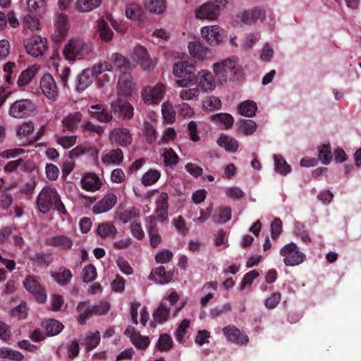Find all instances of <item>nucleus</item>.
I'll return each mask as SVG.
<instances>
[{"instance_id": "5fc2aeb1", "label": "nucleus", "mask_w": 361, "mask_h": 361, "mask_svg": "<svg viewBox=\"0 0 361 361\" xmlns=\"http://www.w3.org/2000/svg\"><path fill=\"white\" fill-rule=\"evenodd\" d=\"M51 276L59 284L66 285L70 282L72 274L69 269H60L57 272L52 273Z\"/></svg>"}, {"instance_id": "c03bdc74", "label": "nucleus", "mask_w": 361, "mask_h": 361, "mask_svg": "<svg viewBox=\"0 0 361 361\" xmlns=\"http://www.w3.org/2000/svg\"><path fill=\"white\" fill-rule=\"evenodd\" d=\"M161 171L157 169H149L141 178V183L145 186H151L155 184L161 178Z\"/></svg>"}, {"instance_id": "e2e57ef3", "label": "nucleus", "mask_w": 361, "mask_h": 361, "mask_svg": "<svg viewBox=\"0 0 361 361\" xmlns=\"http://www.w3.org/2000/svg\"><path fill=\"white\" fill-rule=\"evenodd\" d=\"M212 120L224 124L225 128L231 127L233 123V118L228 114H219L212 116Z\"/></svg>"}, {"instance_id": "c9c22d12", "label": "nucleus", "mask_w": 361, "mask_h": 361, "mask_svg": "<svg viewBox=\"0 0 361 361\" xmlns=\"http://www.w3.org/2000/svg\"><path fill=\"white\" fill-rule=\"evenodd\" d=\"M40 29V23L39 19L30 16L26 15L23 20V32L25 34L33 33Z\"/></svg>"}, {"instance_id": "7c9ffc66", "label": "nucleus", "mask_w": 361, "mask_h": 361, "mask_svg": "<svg viewBox=\"0 0 361 361\" xmlns=\"http://www.w3.org/2000/svg\"><path fill=\"white\" fill-rule=\"evenodd\" d=\"M94 78L90 72L86 68L84 69L76 78L75 90L78 92H82L87 89L94 82Z\"/></svg>"}, {"instance_id": "aec40b11", "label": "nucleus", "mask_w": 361, "mask_h": 361, "mask_svg": "<svg viewBox=\"0 0 361 361\" xmlns=\"http://www.w3.org/2000/svg\"><path fill=\"white\" fill-rule=\"evenodd\" d=\"M238 62V58L235 56L226 59L220 62L214 63L212 66L213 71L216 76L224 75L226 73L235 70Z\"/></svg>"}, {"instance_id": "de8ad7c7", "label": "nucleus", "mask_w": 361, "mask_h": 361, "mask_svg": "<svg viewBox=\"0 0 361 361\" xmlns=\"http://www.w3.org/2000/svg\"><path fill=\"white\" fill-rule=\"evenodd\" d=\"M273 158L274 161V169L277 173L285 176L291 171V166L282 156L274 154Z\"/></svg>"}, {"instance_id": "864d4df0", "label": "nucleus", "mask_w": 361, "mask_h": 361, "mask_svg": "<svg viewBox=\"0 0 361 361\" xmlns=\"http://www.w3.org/2000/svg\"><path fill=\"white\" fill-rule=\"evenodd\" d=\"M161 112L164 120L167 123H172L176 120V112L172 104L165 102L161 105Z\"/></svg>"}, {"instance_id": "5701e85b", "label": "nucleus", "mask_w": 361, "mask_h": 361, "mask_svg": "<svg viewBox=\"0 0 361 361\" xmlns=\"http://www.w3.org/2000/svg\"><path fill=\"white\" fill-rule=\"evenodd\" d=\"M80 183L82 188L89 192L99 190L102 185L98 176L94 173H87L84 174L80 179Z\"/></svg>"}, {"instance_id": "473e14b6", "label": "nucleus", "mask_w": 361, "mask_h": 361, "mask_svg": "<svg viewBox=\"0 0 361 361\" xmlns=\"http://www.w3.org/2000/svg\"><path fill=\"white\" fill-rule=\"evenodd\" d=\"M143 4L145 9L152 14H162L166 9V0H144Z\"/></svg>"}, {"instance_id": "338daca9", "label": "nucleus", "mask_w": 361, "mask_h": 361, "mask_svg": "<svg viewBox=\"0 0 361 361\" xmlns=\"http://www.w3.org/2000/svg\"><path fill=\"white\" fill-rule=\"evenodd\" d=\"M97 277V271L94 266L88 264L85 266L82 270L83 281L88 283L94 281Z\"/></svg>"}, {"instance_id": "58836bf2", "label": "nucleus", "mask_w": 361, "mask_h": 361, "mask_svg": "<svg viewBox=\"0 0 361 361\" xmlns=\"http://www.w3.org/2000/svg\"><path fill=\"white\" fill-rule=\"evenodd\" d=\"M42 326L48 336L58 335L63 329V325L57 320L49 319L42 322Z\"/></svg>"}, {"instance_id": "f8f14e48", "label": "nucleus", "mask_w": 361, "mask_h": 361, "mask_svg": "<svg viewBox=\"0 0 361 361\" xmlns=\"http://www.w3.org/2000/svg\"><path fill=\"white\" fill-rule=\"evenodd\" d=\"M136 90V83L130 74L123 73L118 79L117 85L118 97L128 98Z\"/></svg>"}, {"instance_id": "ea45409f", "label": "nucleus", "mask_w": 361, "mask_h": 361, "mask_svg": "<svg viewBox=\"0 0 361 361\" xmlns=\"http://www.w3.org/2000/svg\"><path fill=\"white\" fill-rule=\"evenodd\" d=\"M218 145L229 152H235L238 149V141L232 137L221 135L217 140Z\"/></svg>"}, {"instance_id": "1a4fd4ad", "label": "nucleus", "mask_w": 361, "mask_h": 361, "mask_svg": "<svg viewBox=\"0 0 361 361\" xmlns=\"http://www.w3.org/2000/svg\"><path fill=\"white\" fill-rule=\"evenodd\" d=\"M39 89L47 99L51 102H56L58 99L59 87L51 74L46 73L42 75L39 80Z\"/></svg>"}, {"instance_id": "8fccbe9b", "label": "nucleus", "mask_w": 361, "mask_h": 361, "mask_svg": "<svg viewBox=\"0 0 361 361\" xmlns=\"http://www.w3.org/2000/svg\"><path fill=\"white\" fill-rule=\"evenodd\" d=\"M149 52L146 47L142 45L137 44L134 47L132 52L130 54L132 62L135 64V66L139 62L148 56Z\"/></svg>"}, {"instance_id": "a878e982", "label": "nucleus", "mask_w": 361, "mask_h": 361, "mask_svg": "<svg viewBox=\"0 0 361 361\" xmlns=\"http://www.w3.org/2000/svg\"><path fill=\"white\" fill-rule=\"evenodd\" d=\"M171 274L166 272L164 267L162 266L153 269L148 276L149 281H152L160 285L169 283L171 281Z\"/></svg>"}, {"instance_id": "4c0bfd02", "label": "nucleus", "mask_w": 361, "mask_h": 361, "mask_svg": "<svg viewBox=\"0 0 361 361\" xmlns=\"http://www.w3.org/2000/svg\"><path fill=\"white\" fill-rule=\"evenodd\" d=\"M170 314V309L164 304H160L153 312V321L152 325L155 326L157 324H161L166 322Z\"/></svg>"}, {"instance_id": "4d7b16f0", "label": "nucleus", "mask_w": 361, "mask_h": 361, "mask_svg": "<svg viewBox=\"0 0 361 361\" xmlns=\"http://www.w3.org/2000/svg\"><path fill=\"white\" fill-rule=\"evenodd\" d=\"M51 309L53 311L58 312L65 310L66 309V304L63 297L59 294H53L50 298Z\"/></svg>"}, {"instance_id": "49530a36", "label": "nucleus", "mask_w": 361, "mask_h": 361, "mask_svg": "<svg viewBox=\"0 0 361 361\" xmlns=\"http://www.w3.org/2000/svg\"><path fill=\"white\" fill-rule=\"evenodd\" d=\"M231 218V209L229 207H221L217 212L212 216L214 223L223 224L228 222Z\"/></svg>"}, {"instance_id": "f3484780", "label": "nucleus", "mask_w": 361, "mask_h": 361, "mask_svg": "<svg viewBox=\"0 0 361 361\" xmlns=\"http://www.w3.org/2000/svg\"><path fill=\"white\" fill-rule=\"evenodd\" d=\"M35 131V125L32 121L22 123L16 128V136L21 142L22 146H27L31 143L30 136Z\"/></svg>"}, {"instance_id": "79ce46f5", "label": "nucleus", "mask_w": 361, "mask_h": 361, "mask_svg": "<svg viewBox=\"0 0 361 361\" xmlns=\"http://www.w3.org/2000/svg\"><path fill=\"white\" fill-rule=\"evenodd\" d=\"M263 16L264 12L262 10L254 8L245 11L241 15V20L245 24L251 25Z\"/></svg>"}, {"instance_id": "72a5a7b5", "label": "nucleus", "mask_w": 361, "mask_h": 361, "mask_svg": "<svg viewBox=\"0 0 361 361\" xmlns=\"http://www.w3.org/2000/svg\"><path fill=\"white\" fill-rule=\"evenodd\" d=\"M111 60L121 71L132 70L135 68V64L132 62V60L128 59L118 53H114L111 56Z\"/></svg>"}, {"instance_id": "b1692460", "label": "nucleus", "mask_w": 361, "mask_h": 361, "mask_svg": "<svg viewBox=\"0 0 361 361\" xmlns=\"http://www.w3.org/2000/svg\"><path fill=\"white\" fill-rule=\"evenodd\" d=\"M54 27L57 35L55 37V41L59 42L66 36L69 29L67 16L63 13L57 15L54 20Z\"/></svg>"}, {"instance_id": "0e129e2a", "label": "nucleus", "mask_w": 361, "mask_h": 361, "mask_svg": "<svg viewBox=\"0 0 361 361\" xmlns=\"http://www.w3.org/2000/svg\"><path fill=\"white\" fill-rule=\"evenodd\" d=\"M11 314L12 317L20 320L25 319L27 314L26 303L21 302L17 307L11 310Z\"/></svg>"}, {"instance_id": "423d86ee", "label": "nucleus", "mask_w": 361, "mask_h": 361, "mask_svg": "<svg viewBox=\"0 0 361 361\" xmlns=\"http://www.w3.org/2000/svg\"><path fill=\"white\" fill-rule=\"evenodd\" d=\"M202 39L210 46H219L221 44L226 37V31L219 25H205L200 29Z\"/></svg>"}, {"instance_id": "e433bc0d", "label": "nucleus", "mask_w": 361, "mask_h": 361, "mask_svg": "<svg viewBox=\"0 0 361 361\" xmlns=\"http://www.w3.org/2000/svg\"><path fill=\"white\" fill-rule=\"evenodd\" d=\"M97 233L103 238H114L117 234V229L112 223L104 222L97 226Z\"/></svg>"}, {"instance_id": "09e8293b", "label": "nucleus", "mask_w": 361, "mask_h": 361, "mask_svg": "<svg viewBox=\"0 0 361 361\" xmlns=\"http://www.w3.org/2000/svg\"><path fill=\"white\" fill-rule=\"evenodd\" d=\"M81 121L82 114L80 112H74L65 117L63 123L68 130L73 131L77 128Z\"/></svg>"}, {"instance_id": "37998d69", "label": "nucleus", "mask_w": 361, "mask_h": 361, "mask_svg": "<svg viewBox=\"0 0 361 361\" xmlns=\"http://www.w3.org/2000/svg\"><path fill=\"white\" fill-rule=\"evenodd\" d=\"M86 69L90 72V74L95 79L104 72H111L114 68L111 63L102 61L95 63L92 68Z\"/></svg>"}, {"instance_id": "c756f323", "label": "nucleus", "mask_w": 361, "mask_h": 361, "mask_svg": "<svg viewBox=\"0 0 361 361\" xmlns=\"http://www.w3.org/2000/svg\"><path fill=\"white\" fill-rule=\"evenodd\" d=\"M188 47L190 55L199 60L206 59L210 54L209 49L202 45L200 42H191L188 44Z\"/></svg>"}, {"instance_id": "20e7f679", "label": "nucleus", "mask_w": 361, "mask_h": 361, "mask_svg": "<svg viewBox=\"0 0 361 361\" xmlns=\"http://www.w3.org/2000/svg\"><path fill=\"white\" fill-rule=\"evenodd\" d=\"M194 66L188 61L178 62L173 67V73L178 78L176 83L180 87H188L192 83L195 74L192 72Z\"/></svg>"}, {"instance_id": "680f3d73", "label": "nucleus", "mask_w": 361, "mask_h": 361, "mask_svg": "<svg viewBox=\"0 0 361 361\" xmlns=\"http://www.w3.org/2000/svg\"><path fill=\"white\" fill-rule=\"evenodd\" d=\"M52 243L54 245L61 249H70L73 246L72 240L64 235L54 238L52 239Z\"/></svg>"}, {"instance_id": "ddd939ff", "label": "nucleus", "mask_w": 361, "mask_h": 361, "mask_svg": "<svg viewBox=\"0 0 361 361\" xmlns=\"http://www.w3.org/2000/svg\"><path fill=\"white\" fill-rule=\"evenodd\" d=\"M25 47L30 55L37 57L47 51V39L38 35L34 36L25 42Z\"/></svg>"}, {"instance_id": "0eeeda50", "label": "nucleus", "mask_w": 361, "mask_h": 361, "mask_svg": "<svg viewBox=\"0 0 361 361\" xmlns=\"http://www.w3.org/2000/svg\"><path fill=\"white\" fill-rule=\"evenodd\" d=\"M37 106L30 99H20L13 102L8 110V114L12 118H24L35 114Z\"/></svg>"}, {"instance_id": "f257e3e1", "label": "nucleus", "mask_w": 361, "mask_h": 361, "mask_svg": "<svg viewBox=\"0 0 361 361\" xmlns=\"http://www.w3.org/2000/svg\"><path fill=\"white\" fill-rule=\"evenodd\" d=\"M36 204L37 211L42 214H47L54 209L62 215L68 214L57 190L51 186L42 189L37 197Z\"/></svg>"}, {"instance_id": "a19ab883", "label": "nucleus", "mask_w": 361, "mask_h": 361, "mask_svg": "<svg viewBox=\"0 0 361 361\" xmlns=\"http://www.w3.org/2000/svg\"><path fill=\"white\" fill-rule=\"evenodd\" d=\"M161 156L164 159V164L166 167H173L179 161V157L171 148H164Z\"/></svg>"}, {"instance_id": "6e6d98bb", "label": "nucleus", "mask_w": 361, "mask_h": 361, "mask_svg": "<svg viewBox=\"0 0 361 361\" xmlns=\"http://www.w3.org/2000/svg\"><path fill=\"white\" fill-rule=\"evenodd\" d=\"M183 89L179 92V97L181 99L185 101L196 100L200 96V89L195 87H183Z\"/></svg>"}, {"instance_id": "774afa93", "label": "nucleus", "mask_w": 361, "mask_h": 361, "mask_svg": "<svg viewBox=\"0 0 361 361\" xmlns=\"http://www.w3.org/2000/svg\"><path fill=\"white\" fill-rule=\"evenodd\" d=\"M173 252L167 249L159 251L155 255V261L159 264H165L169 262L173 258Z\"/></svg>"}, {"instance_id": "dca6fc26", "label": "nucleus", "mask_w": 361, "mask_h": 361, "mask_svg": "<svg viewBox=\"0 0 361 361\" xmlns=\"http://www.w3.org/2000/svg\"><path fill=\"white\" fill-rule=\"evenodd\" d=\"M169 195L162 192L159 194L155 202V214L157 219L160 222L165 221L169 216Z\"/></svg>"}, {"instance_id": "a211bd4d", "label": "nucleus", "mask_w": 361, "mask_h": 361, "mask_svg": "<svg viewBox=\"0 0 361 361\" xmlns=\"http://www.w3.org/2000/svg\"><path fill=\"white\" fill-rule=\"evenodd\" d=\"M87 154L97 164L99 161V150L97 147L89 145H80L71 149L68 153L71 159H75Z\"/></svg>"}, {"instance_id": "412c9836", "label": "nucleus", "mask_w": 361, "mask_h": 361, "mask_svg": "<svg viewBox=\"0 0 361 361\" xmlns=\"http://www.w3.org/2000/svg\"><path fill=\"white\" fill-rule=\"evenodd\" d=\"M125 16L137 23H141L143 20L145 12L141 6L134 1L128 2L125 5Z\"/></svg>"}, {"instance_id": "052dcab7", "label": "nucleus", "mask_w": 361, "mask_h": 361, "mask_svg": "<svg viewBox=\"0 0 361 361\" xmlns=\"http://www.w3.org/2000/svg\"><path fill=\"white\" fill-rule=\"evenodd\" d=\"M319 159L324 164H328L330 163L332 156L329 149V145H322L319 147Z\"/></svg>"}, {"instance_id": "bb28decb", "label": "nucleus", "mask_w": 361, "mask_h": 361, "mask_svg": "<svg viewBox=\"0 0 361 361\" xmlns=\"http://www.w3.org/2000/svg\"><path fill=\"white\" fill-rule=\"evenodd\" d=\"M139 216L140 210L134 207L128 208L118 207L115 214V218L123 224H127L132 219L138 218Z\"/></svg>"}, {"instance_id": "13d9d810", "label": "nucleus", "mask_w": 361, "mask_h": 361, "mask_svg": "<svg viewBox=\"0 0 361 361\" xmlns=\"http://www.w3.org/2000/svg\"><path fill=\"white\" fill-rule=\"evenodd\" d=\"M0 357L4 359H10L15 361H21L24 356L17 350H13L10 348H2L0 349Z\"/></svg>"}, {"instance_id": "9b49d317", "label": "nucleus", "mask_w": 361, "mask_h": 361, "mask_svg": "<svg viewBox=\"0 0 361 361\" xmlns=\"http://www.w3.org/2000/svg\"><path fill=\"white\" fill-rule=\"evenodd\" d=\"M23 284L25 288L35 297L38 302H45L47 300L46 290L36 277L33 276H27Z\"/></svg>"}, {"instance_id": "39448f33", "label": "nucleus", "mask_w": 361, "mask_h": 361, "mask_svg": "<svg viewBox=\"0 0 361 361\" xmlns=\"http://www.w3.org/2000/svg\"><path fill=\"white\" fill-rule=\"evenodd\" d=\"M166 86L162 82L147 85L142 88L140 95L143 102L147 105H158L164 99Z\"/></svg>"}, {"instance_id": "3c124183", "label": "nucleus", "mask_w": 361, "mask_h": 361, "mask_svg": "<svg viewBox=\"0 0 361 361\" xmlns=\"http://www.w3.org/2000/svg\"><path fill=\"white\" fill-rule=\"evenodd\" d=\"M97 30L102 40L109 42L112 39L114 32L104 19L97 21Z\"/></svg>"}, {"instance_id": "cd10ccee", "label": "nucleus", "mask_w": 361, "mask_h": 361, "mask_svg": "<svg viewBox=\"0 0 361 361\" xmlns=\"http://www.w3.org/2000/svg\"><path fill=\"white\" fill-rule=\"evenodd\" d=\"M88 114L102 123H108L112 119L111 113L105 109L102 104L91 105L88 109Z\"/></svg>"}, {"instance_id": "7ed1b4c3", "label": "nucleus", "mask_w": 361, "mask_h": 361, "mask_svg": "<svg viewBox=\"0 0 361 361\" xmlns=\"http://www.w3.org/2000/svg\"><path fill=\"white\" fill-rule=\"evenodd\" d=\"M280 255L283 257V262L288 267L300 265L305 262L306 255L295 243H289L283 245L280 251Z\"/></svg>"}, {"instance_id": "9d476101", "label": "nucleus", "mask_w": 361, "mask_h": 361, "mask_svg": "<svg viewBox=\"0 0 361 361\" xmlns=\"http://www.w3.org/2000/svg\"><path fill=\"white\" fill-rule=\"evenodd\" d=\"M109 310V305L106 302H101L97 305L89 307L86 302H80L78 305V310L80 312L78 322L84 324L86 319L92 314H104Z\"/></svg>"}, {"instance_id": "f704fd0d", "label": "nucleus", "mask_w": 361, "mask_h": 361, "mask_svg": "<svg viewBox=\"0 0 361 361\" xmlns=\"http://www.w3.org/2000/svg\"><path fill=\"white\" fill-rule=\"evenodd\" d=\"M147 220L150 224L148 229L150 245L152 247L156 248L161 244V237L159 233L158 229L154 226L155 217L149 216L147 217Z\"/></svg>"}, {"instance_id": "6ab92c4d", "label": "nucleus", "mask_w": 361, "mask_h": 361, "mask_svg": "<svg viewBox=\"0 0 361 361\" xmlns=\"http://www.w3.org/2000/svg\"><path fill=\"white\" fill-rule=\"evenodd\" d=\"M130 314L133 322L137 324L139 322L145 326L149 320V314L147 308L142 306L140 302H134L131 304Z\"/></svg>"}, {"instance_id": "2eb2a0df", "label": "nucleus", "mask_w": 361, "mask_h": 361, "mask_svg": "<svg viewBox=\"0 0 361 361\" xmlns=\"http://www.w3.org/2000/svg\"><path fill=\"white\" fill-rule=\"evenodd\" d=\"M111 108L115 113L126 119H131L134 116V108L133 105L123 97H118L117 99L111 103Z\"/></svg>"}, {"instance_id": "c85d7f7f", "label": "nucleus", "mask_w": 361, "mask_h": 361, "mask_svg": "<svg viewBox=\"0 0 361 361\" xmlns=\"http://www.w3.org/2000/svg\"><path fill=\"white\" fill-rule=\"evenodd\" d=\"M39 69V66L35 63L23 71L18 77L17 81L18 85L20 87L28 85L35 78Z\"/></svg>"}, {"instance_id": "69168bd1", "label": "nucleus", "mask_w": 361, "mask_h": 361, "mask_svg": "<svg viewBox=\"0 0 361 361\" xmlns=\"http://www.w3.org/2000/svg\"><path fill=\"white\" fill-rule=\"evenodd\" d=\"M256 129L257 124L252 120H243L240 122V130L244 135H251L255 132Z\"/></svg>"}, {"instance_id": "bf43d9fd", "label": "nucleus", "mask_w": 361, "mask_h": 361, "mask_svg": "<svg viewBox=\"0 0 361 361\" xmlns=\"http://www.w3.org/2000/svg\"><path fill=\"white\" fill-rule=\"evenodd\" d=\"M223 334L227 338H240L244 337V334L233 325H228L223 328Z\"/></svg>"}, {"instance_id": "f03ea898", "label": "nucleus", "mask_w": 361, "mask_h": 361, "mask_svg": "<svg viewBox=\"0 0 361 361\" xmlns=\"http://www.w3.org/2000/svg\"><path fill=\"white\" fill-rule=\"evenodd\" d=\"M93 48L90 44L86 43L80 38L73 37L65 44L62 52L66 60L74 61L89 56Z\"/></svg>"}, {"instance_id": "2f4dec72", "label": "nucleus", "mask_w": 361, "mask_h": 361, "mask_svg": "<svg viewBox=\"0 0 361 361\" xmlns=\"http://www.w3.org/2000/svg\"><path fill=\"white\" fill-rule=\"evenodd\" d=\"M123 160V151L119 149H114L105 153L102 157V162L104 165H119Z\"/></svg>"}, {"instance_id": "603ef678", "label": "nucleus", "mask_w": 361, "mask_h": 361, "mask_svg": "<svg viewBox=\"0 0 361 361\" xmlns=\"http://www.w3.org/2000/svg\"><path fill=\"white\" fill-rule=\"evenodd\" d=\"M239 114L246 117H251L255 114L257 105L253 101L247 100L238 105Z\"/></svg>"}, {"instance_id": "393cba45", "label": "nucleus", "mask_w": 361, "mask_h": 361, "mask_svg": "<svg viewBox=\"0 0 361 361\" xmlns=\"http://www.w3.org/2000/svg\"><path fill=\"white\" fill-rule=\"evenodd\" d=\"M195 16L200 20H215L219 14L210 1L202 4L195 11Z\"/></svg>"}, {"instance_id": "4be33fe9", "label": "nucleus", "mask_w": 361, "mask_h": 361, "mask_svg": "<svg viewBox=\"0 0 361 361\" xmlns=\"http://www.w3.org/2000/svg\"><path fill=\"white\" fill-rule=\"evenodd\" d=\"M116 202V195L114 193H109L94 205L92 211L96 214L107 212L114 207Z\"/></svg>"}, {"instance_id": "4468645a", "label": "nucleus", "mask_w": 361, "mask_h": 361, "mask_svg": "<svg viewBox=\"0 0 361 361\" xmlns=\"http://www.w3.org/2000/svg\"><path fill=\"white\" fill-rule=\"evenodd\" d=\"M200 90L204 92H212L216 86L214 75L207 70H201L195 75V80Z\"/></svg>"}, {"instance_id": "6e6552de", "label": "nucleus", "mask_w": 361, "mask_h": 361, "mask_svg": "<svg viewBox=\"0 0 361 361\" xmlns=\"http://www.w3.org/2000/svg\"><path fill=\"white\" fill-rule=\"evenodd\" d=\"M110 143L113 145L127 147L133 142V134L127 128L120 126L111 129L108 135Z\"/></svg>"}, {"instance_id": "a18cd8bd", "label": "nucleus", "mask_w": 361, "mask_h": 361, "mask_svg": "<svg viewBox=\"0 0 361 361\" xmlns=\"http://www.w3.org/2000/svg\"><path fill=\"white\" fill-rule=\"evenodd\" d=\"M102 0H77L75 7L79 12H89L98 8Z\"/></svg>"}]
</instances>
